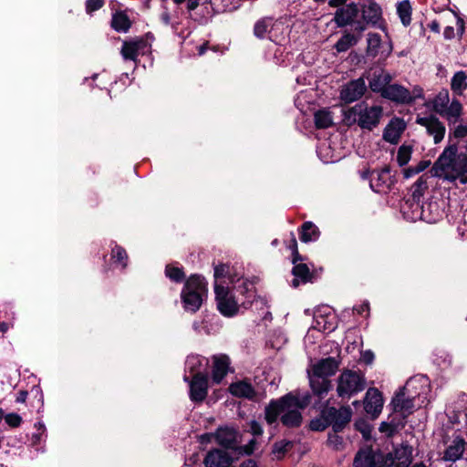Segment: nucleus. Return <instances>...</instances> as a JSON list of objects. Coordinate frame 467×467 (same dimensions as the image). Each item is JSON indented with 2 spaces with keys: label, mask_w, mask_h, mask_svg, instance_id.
Segmentation results:
<instances>
[{
  "label": "nucleus",
  "mask_w": 467,
  "mask_h": 467,
  "mask_svg": "<svg viewBox=\"0 0 467 467\" xmlns=\"http://www.w3.org/2000/svg\"><path fill=\"white\" fill-rule=\"evenodd\" d=\"M308 403V396L300 399L294 393H288L269 402L265 410V419L268 424H273L281 416V421L285 426L297 427L302 421L300 410L306 408Z\"/></svg>",
  "instance_id": "obj_1"
},
{
  "label": "nucleus",
  "mask_w": 467,
  "mask_h": 467,
  "mask_svg": "<svg viewBox=\"0 0 467 467\" xmlns=\"http://www.w3.org/2000/svg\"><path fill=\"white\" fill-rule=\"evenodd\" d=\"M434 175L450 182L467 183V154L460 151L456 144L444 148L432 169Z\"/></svg>",
  "instance_id": "obj_2"
},
{
  "label": "nucleus",
  "mask_w": 467,
  "mask_h": 467,
  "mask_svg": "<svg viewBox=\"0 0 467 467\" xmlns=\"http://www.w3.org/2000/svg\"><path fill=\"white\" fill-rule=\"evenodd\" d=\"M430 104L433 111L447 121L450 136L455 139L467 137V123H462L463 105L455 98L451 99L447 89L440 91Z\"/></svg>",
  "instance_id": "obj_3"
},
{
  "label": "nucleus",
  "mask_w": 467,
  "mask_h": 467,
  "mask_svg": "<svg viewBox=\"0 0 467 467\" xmlns=\"http://www.w3.org/2000/svg\"><path fill=\"white\" fill-rule=\"evenodd\" d=\"M383 114L381 106H368L362 102L355 105L346 112V119L348 121L358 123L361 129L371 130L379 123Z\"/></svg>",
  "instance_id": "obj_4"
},
{
  "label": "nucleus",
  "mask_w": 467,
  "mask_h": 467,
  "mask_svg": "<svg viewBox=\"0 0 467 467\" xmlns=\"http://www.w3.org/2000/svg\"><path fill=\"white\" fill-rule=\"evenodd\" d=\"M207 287L203 277L193 275L185 283L182 292V300L184 308L191 312H196L206 296Z\"/></svg>",
  "instance_id": "obj_5"
},
{
  "label": "nucleus",
  "mask_w": 467,
  "mask_h": 467,
  "mask_svg": "<svg viewBox=\"0 0 467 467\" xmlns=\"http://www.w3.org/2000/svg\"><path fill=\"white\" fill-rule=\"evenodd\" d=\"M364 376L358 371L344 370L337 379V392L342 399H349L365 389Z\"/></svg>",
  "instance_id": "obj_6"
},
{
  "label": "nucleus",
  "mask_w": 467,
  "mask_h": 467,
  "mask_svg": "<svg viewBox=\"0 0 467 467\" xmlns=\"http://www.w3.org/2000/svg\"><path fill=\"white\" fill-rule=\"evenodd\" d=\"M217 308L224 317H233L237 314L239 305L228 287L222 284L214 285Z\"/></svg>",
  "instance_id": "obj_7"
},
{
  "label": "nucleus",
  "mask_w": 467,
  "mask_h": 467,
  "mask_svg": "<svg viewBox=\"0 0 467 467\" xmlns=\"http://www.w3.org/2000/svg\"><path fill=\"white\" fill-rule=\"evenodd\" d=\"M225 277L229 279V283L234 285V288L240 291V293L250 292L253 287V284L247 279H244L236 274H231L228 265H216L214 267L215 285H223L225 282L221 281V279Z\"/></svg>",
  "instance_id": "obj_8"
},
{
  "label": "nucleus",
  "mask_w": 467,
  "mask_h": 467,
  "mask_svg": "<svg viewBox=\"0 0 467 467\" xmlns=\"http://www.w3.org/2000/svg\"><path fill=\"white\" fill-rule=\"evenodd\" d=\"M391 460L385 459L384 454L367 448L357 453L353 465L354 467H391Z\"/></svg>",
  "instance_id": "obj_9"
},
{
  "label": "nucleus",
  "mask_w": 467,
  "mask_h": 467,
  "mask_svg": "<svg viewBox=\"0 0 467 467\" xmlns=\"http://www.w3.org/2000/svg\"><path fill=\"white\" fill-rule=\"evenodd\" d=\"M416 123L425 128L428 135L433 138L435 144L440 143L444 139L446 132L445 125L436 116L418 117Z\"/></svg>",
  "instance_id": "obj_10"
},
{
  "label": "nucleus",
  "mask_w": 467,
  "mask_h": 467,
  "mask_svg": "<svg viewBox=\"0 0 467 467\" xmlns=\"http://www.w3.org/2000/svg\"><path fill=\"white\" fill-rule=\"evenodd\" d=\"M394 178L390 174V170L385 167L379 171H373L369 177V186L375 192L386 193L394 184Z\"/></svg>",
  "instance_id": "obj_11"
},
{
  "label": "nucleus",
  "mask_w": 467,
  "mask_h": 467,
  "mask_svg": "<svg viewBox=\"0 0 467 467\" xmlns=\"http://www.w3.org/2000/svg\"><path fill=\"white\" fill-rule=\"evenodd\" d=\"M150 46L146 39L137 38L130 41H124L120 54L125 60L137 61L139 56L150 51Z\"/></svg>",
  "instance_id": "obj_12"
},
{
  "label": "nucleus",
  "mask_w": 467,
  "mask_h": 467,
  "mask_svg": "<svg viewBox=\"0 0 467 467\" xmlns=\"http://www.w3.org/2000/svg\"><path fill=\"white\" fill-rule=\"evenodd\" d=\"M190 382V398L192 401L201 402L208 393V377L203 373L192 376Z\"/></svg>",
  "instance_id": "obj_13"
},
{
  "label": "nucleus",
  "mask_w": 467,
  "mask_h": 467,
  "mask_svg": "<svg viewBox=\"0 0 467 467\" xmlns=\"http://www.w3.org/2000/svg\"><path fill=\"white\" fill-rule=\"evenodd\" d=\"M366 90L367 86L365 80L359 78L350 81L342 88L340 99L346 103H351L360 99Z\"/></svg>",
  "instance_id": "obj_14"
},
{
  "label": "nucleus",
  "mask_w": 467,
  "mask_h": 467,
  "mask_svg": "<svg viewBox=\"0 0 467 467\" xmlns=\"http://www.w3.org/2000/svg\"><path fill=\"white\" fill-rule=\"evenodd\" d=\"M327 414L335 432L341 431L344 427L350 421L352 415L351 410L346 407H342L338 410L335 408H329L327 410Z\"/></svg>",
  "instance_id": "obj_15"
},
{
  "label": "nucleus",
  "mask_w": 467,
  "mask_h": 467,
  "mask_svg": "<svg viewBox=\"0 0 467 467\" xmlns=\"http://www.w3.org/2000/svg\"><path fill=\"white\" fill-rule=\"evenodd\" d=\"M358 13L359 8L358 5L351 3L337 9L334 16V21L339 27L352 25Z\"/></svg>",
  "instance_id": "obj_16"
},
{
  "label": "nucleus",
  "mask_w": 467,
  "mask_h": 467,
  "mask_svg": "<svg viewBox=\"0 0 467 467\" xmlns=\"http://www.w3.org/2000/svg\"><path fill=\"white\" fill-rule=\"evenodd\" d=\"M230 368V358L224 354L213 357L212 379L215 384H220L227 375Z\"/></svg>",
  "instance_id": "obj_17"
},
{
  "label": "nucleus",
  "mask_w": 467,
  "mask_h": 467,
  "mask_svg": "<svg viewBox=\"0 0 467 467\" xmlns=\"http://www.w3.org/2000/svg\"><path fill=\"white\" fill-rule=\"evenodd\" d=\"M430 386L428 379L423 376L410 378L403 387L404 393L420 399L421 395H426L429 392Z\"/></svg>",
  "instance_id": "obj_18"
},
{
  "label": "nucleus",
  "mask_w": 467,
  "mask_h": 467,
  "mask_svg": "<svg viewBox=\"0 0 467 467\" xmlns=\"http://www.w3.org/2000/svg\"><path fill=\"white\" fill-rule=\"evenodd\" d=\"M385 459L391 460V467H409L412 462V448L409 445H401L396 448L393 453L385 455Z\"/></svg>",
  "instance_id": "obj_19"
},
{
  "label": "nucleus",
  "mask_w": 467,
  "mask_h": 467,
  "mask_svg": "<svg viewBox=\"0 0 467 467\" xmlns=\"http://www.w3.org/2000/svg\"><path fill=\"white\" fill-rule=\"evenodd\" d=\"M383 407V399L381 393L374 388L368 389L364 400V409L368 414L377 417Z\"/></svg>",
  "instance_id": "obj_20"
},
{
  "label": "nucleus",
  "mask_w": 467,
  "mask_h": 467,
  "mask_svg": "<svg viewBox=\"0 0 467 467\" xmlns=\"http://www.w3.org/2000/svg\"><path fill=\"white\" fill-rule=\"evenodd\" d=\"M406 129V123L402 119L393 118L383 132V139L392 144H397L401 134Z\"/></svg>",
  "instance_id": "obj_21"
},
{
  "label": "nucleus",
  "mask_w": 467,
  "mask_h": 467,
  "mask_svg": "<svg viewBox=\"0 0 467 467\" xmlns=\"http://www.w3.org/2000/svg\"><path fill=\"white\" fill-rule=\"evenodd\" d=\"M397 104H410L409 89L400 84H389L381 96Z\"/></svg>",
  "instance_id": "obj_22"
},
{
  "label": "nucleus",
  "mask_w": 467,
  "mask_h": 467,
  "mask_svg": "<svg viewBox=\"0 0 467 467\" xmlns=\"http://www.w3.org/2000/svg\"><path fill=\"white\" fill-rule=\"evenodd\" d=\"M415 397L409 396L400 389L393 398L391 404L394 410L402 413L404 416L410 414L414 408Z\"/></svg>",
  "instance_id": "obj_23"
},
{
  "label": "nucleus",
  "mask_w": 467,
  "mask_h": 467,
  "mask_svg": "<svg viewBox=\"0 0 467 467\" xmlns=\"http://www.w3.org/2000/svg\"><path fill=\"white\" fill-rule=\"evenodd\" d=\"M337 369V362L334 358H327L312 365L310 373L316 376L327 378L335 374Z\"/></svg>",
  "instance_id": "obj_24"
},
{
  "label": "nucleus",
  "mask_w": 467,
  "mask_h": 467,
  "mask_svg": "<svg viewBox=\"0 0 467 467\" xmlns=\"http://www.w3.org/2000/svg\"><path fill=\"white\" fill-rule=\"evenodd\" d=\"M215 438L223 447L233 449L237 443L238 431L234 428L222 427L217 430Z\"/></svg>",
  "instance_id": "obj_25"
},
{
  "label": "nucleus",
  "mask_w": 467,
  "mask_h": 467,
  "mask_svg": "<svg viewBox=\"0 0 467 467\" xmlns=\"http://www.w3.org/2000/svg\"><path fill=\"white\" fill-rule=\"evenodd\" d=\"M232 462L230 455L222 450H214L206 455L204 464L206 467H229Z\"/></svg>",
  "instance_id": "obj_26"
},
{
  "label": "nucleus",
  "mask_w": 467,
  "mask_h": 467,
  "mask_svg": "<svg viewBox=\"0 0 467 467\" xmlns=\"http://www.w3.org/2000/svg\"><path fill=\"white\" fill-rule=\"evenodd\" d=\"M392 80V76L385 71L379 70L373 73L371 79L369 80V87L372 91L380 93L382 96L384 90L389 86Z\"/></svg>",
  "instance_id": "obj_27"
},
{
  "label": "nucleus",
  "mask_w": 467,
  "mask_h": 467,
  "mask_svg": "<svg viewBox=\"0 0 467 467\" xmlns=\"http://www.w3.org/2000/svg\"><path fill=\"white\" fill-rule=\"evenodd\" d=\"M465 441L461 437H456L451 443L445 449L442 459L447 462H456L462 458L465 451Z\"/></svg>",
  "instance_id": "obj_28"
},
{
  "label": "nucleus",
  "mask_w": 467,
  "mask_h": 467,
  "mask_svg": "<svg viewBox=\"0 0 467 467\" xmlns=\"http://www.w3.org/2000/svg\"><path fill=\"white\" fill-rule=\"evenodd\" d=\"M229 391L233 396L254 400L256 397L254 388L246 380H239L229 386Z\"/></svg>",
  "instance_id": "obj_29"
},
{
  "label": "nucleus",
  "mask_w": 467,
  "mask_h": 467,
  "mask_svg": "<svg viewBox=\"0 0 467 467\" xmlns=\"http://www.w3.org/2000/svg\"><path fill=\"white\" fill-rule=\"evenodd\" d=\"M310 387L319 398H323L331 389V381L327 378L316 376L307 370Z\"/></svg>",
  "instance_id": "obj_30"
},
{
  "label": "nucleus",
  "mask_w": 467,
  "mask_h": 467,
  "mask_svg": "<svg viewBox=\"0 0 467 467\" xmlns=\"http://www.w3.org/2000/svg\"><path fill=\"white\" fill-rule=\"evenodd\" d=\"M281 26V23L274 22L271 18H264L254 25V32L259 38H264L268 34V37L272 39L273 30L279 29Z\"/></svg>",
  "instance_id": "obj_31"
},
{
  "label": "nucleus",
  "mask_w": 467,
  "mask_h": 467,
  "mask_svg": "<svg viewBox=\"0 0 467 467\" xmlns=\"http://www.w3.org/2000/svg\"><path fill=\"white\" fill-rule=\"evenodd\" d=\"M361 12L363 20L368 24L377 25L381 19V8L375 2L364 5Z\"/></svg>",
  "instance_id": "obj_32"
},
{
  "label": "nucleus",
  "mask_w": 467,
  "mask_h": 467,
  "mask_svg": "<svg viewBox=\"0 0 467 467\" xmlns=\"http://www.w3.org/2000/svg\"><path fill=\"white\" fill-rule=\"evenodd\" d=\"M207 365L208 359L196 354L188 356L185 361V368L192 374V376L197 373H202V369L205 368Z\"/></svg>",
  "instance_id": "obj_33"
},
{
  "label": "nucleus",
  "mask_w": 467,
  "mask_h": 467,
  "mask_svg": "<svg viewBox=\"0 0 467 467\" xmlns=\"http://www.w3.org/2000/svg\"><path fill=\"white\" fill-rule=\"evenodd\" d=\"M111 26L117 32L126 33L131 26V22L125 12L119 11L113 14Z\"/></svg>",
  "instance_id": "obj_34"
},
{
  "label": "nucleus",
  "mask_w": 467,
  "mask_h": 467,
  "mask_svg": "<svg viewBox=\"0 0 467 467\" xmlns=\"http://www.w3.org/2000/svg\"><path fill=\"white\" fill-rule=\"evenodd\" d=\"M320 232L312 222H306L301 226L300 240L304 243L315 242L318 239Z\"/></svg>",
  "instance_id": "obj_35"
},
{
  "label": "nucleus",
  "mask_w": 467,
  "mask_h": 467,
  "mask_svg": "<svg viewBox=\"0 0 467 467\" xmlns=\"http://www.w3.org/2000/svg\"><path fill=\"white\" fill-rule=\"evenodd\" d=\"M467 76L463 71L456 72L451 80V89L455 96H462L467 89Z\"/></svg>",
  "instance_id": "obj_36"
},
{
  "label": "nucleus",
  "mask_w": 467,
  "mask_h": 467,
  "mask_svg": "<svg viewBox=\"0 0 467 467\" xmlns=\"http://www.w3.org/2000/svg\"><path fill=\"white\" fill-rule=\"evenodd\" d=\"M315 124L318 129H327L333 124L331 112L327 109H320L315 113Z\"/></svg>",
  "instance_id": "obj_37"
},
{
  "label": "nucleus",
  "mask_w": 467,
  "mask_h": 467,
  "mask_svg": "<svg viewBox=\"0 0 467 467\" xmlns=\"http://www.w3.org/2000/svg\"><path fill=\"white\" fill-rule=\"evenodd\" d=\"M359 37L355 36L353 34H344L335 45V48L337 52H345L351 47L355 46L358 42Z\"/></svg>",
  "instance_id": "obj_38"
},
{
  "label": "nucleus",
  "mask_w": 467,
  "mask_h": 467,
  "mask_svg": "<svg viewBox=\"0 0 467 467\" xmlns=\"http://www.w3.org/2000/svg\"><path fill=\"white\" fill-rule=\"evenodd\" d=\"M293 275L296 278L292 281V285L296 287L299 285L298 278H300L304 283L308 281L309 268L306 264H297L293 267Z\"/></svg>",
  "instance_id": "obj_39"
},
{
  "label": "nucleus",
  "mask_w": 467,
  "mask_h": 467,
  "mask_svg": "<svg viewBox=\"0 0 467 467\" xmlns=\"http://www.w3.org/2000/svg\"><path fill=\"white\" fill-rule=\"evenodd\" d=\"M429 178L430 177L427 174H423L412 185L411 191L414 200L420 201V199L423 196L425 191L428 189Z\"/></svg>",
  "instance_id": "obj_40"
},
{
  "label": "nucleus",
  "mask_w": 467,
  "mask_h": 467,
  "mask_svg": "<svg viewBox=\"0 0 467 467\" xmlns=\"http://www.w3.org/2000/svg\"><path fill=\"white\" fill-rule=\"evenodd\" d=\"M397 13L403 26H407L411 21V6L409 1H402L397 5Z\"/></svg>",
  "instance_id": "obj_41"
},
{
  "label": "nucleus",
  "mask_w": 467,
  "mask_h": 467,
  "mask_svg": "<svg viewBox=\"0 0 467 467\" xmlns=\"http://www.w3.org/2000/svg\"><path fill=\"white\" fill-rule=\"evenodd\" d=\"M381 43V38L379 34L369 33L368 35V53L376 56Z\"/></svg>",
  "instance_id": "obj_42"
},
{
  "label": "nucleus",
  "mask_w": 467,
  "mask_h": 467,
  "mask_svg": "<svg viewBox=\"0 0 467 467\" xmlns=\"http://www.w3.org/2000/svg\"><path fill=\"white\" fill-rule=\"evenodd\" d=\"M412 149L410 146L402 145L400 147L397 153V161L400 166L406 165L411 157Z\"/></svg>",
  "instance_id": "obj_43"
},
{
  "label": "nucleus",
  "mask_w": 467,
  "mask_h": 467,
  "mask_svg": "<svg viewBox=\"0 0 467 467\" xmlns=\"http://www.w3.org/2000/svg\"><path fill=\"white\" fill-rule=\"evenodd\" d=\"M165 275L171 280L177 283L182 282L184 278V273L182 268L175 267L170 265L166 266Z\"/></svg>",
  "instance_id": "obj_44"
},
{
  "label": "nucleus",
  "mask_w": 467,
  "mask_h": 467,
  "mask_svg": "<svg viewBox=\"0 0 467 467\" xmlns=\"http://www.w3.org/2000/svg\"><path fill=\"white\" fill-rule=\"evenodd\" d=\"M111 257L112 259H114L115 262L119 263L122 265V267L126 266L128 255L123 248L119 246H115L112 249Z\"/></svg>",
  "instance_id": "obj_45"
},
{
  "label": "nucleus",
  "mask_w": 467,
  "mask_h": 467,
  "mask_svg": "<svg viewBox=\"0 0 467 467\" xmlns=\"http://www.w3.org/2000/svg\"><path fill=\"white\" fill-rule=\"evenodd\" d=\"M327 442L334 450L339 451L343 449L344 441L343 438L335 432L328 436Z\"/></svg>",
  "instance_id": "obj_46"
},
{
  "label": "nucleus",
  "mask_w": 467,
  "mask_h": 467,
  "mask_svg": "<svg viewBox=\"0 0 467 467\" xmlns=\"http://www.w3.org/2000/svg\"><path fill=\"white\" fill-rule=\"evenodd\" d=\"M105 5V0H87L85 3L86 12L91 15Z\"/></svg>",
  "instance_id": "obj_47"
},
{
  "label": "nucleus",
  "mask_w": 467,
  "mask_h": 467,
  "mask_svg": "<svg viewBox=\"0 0 467 467\" xmlns=\"http://www.w3.org/2000/svg\"><path fill=\"white\" fill-rule=\"evenodd\" d=\"M257 441L255 439H252L247 444L239 448V452L246 455H251L256 450Z\"/></svg>",
  "instance_id": "obj_48"
},
{
  "label": "nucleus",
  "mask_w": 467,
  "mask_h": 467,
  "mask_svg": "<svg viewBox=\"0 0 467 467\" xmlns=\"http://www.w3.org/2000/svg\"><path fill=\"white\" fill-rule=\"evenodd\" d=\"M5 422L11 427H18L22 422V418L16 413H9L5 417Z\"/></svg>",
  "instance_id": "obj_49"
},
{
  "label": "nucleus",
  "mask_w": 467,
  "mask_h": 467,
  "mask_svg": "<svg viewBox=\"0 0 467 467\" xmlns=\"http://www.w3.org/2000/svg\"><path fill=\"white\" fill-rule=\"evenodd\" d=\"M409 94L410 97V104H411L415 99L423 98V89L420 86H415L411 90H409Z\"/></svg>",
  "instance_id": "obj_50"
},
{
  "label": "nucleus",
  "mask_w": 467,
  "mask_h": 467,
  "mask_svg": "<svg viewBox=\"0 0 467 467\" xmlns=\"http://www.w3.org/2000/svg\"><path fill=\"white\" fill-rule=\"evenodd\" d=\"M250 432L254 436H260L263 433V429L261 425L256 420H252L249 424Z\"/></svg>",
  "instance_id": "obj_51"
},
{
  "label": "nucleus",
  "mask_w": 467,
  "mask_h": 467,
  "mask_svg": "<svg viewBox=\"0 0 467 467\" xmlns=\"http://www.w3.org/2000/svg\"><path fill=\"white\" fill-rule=\"evenodd\" d=\"M290 445L289 442H280L275 443L274 448V452L278 454H284L287 451V447Z\"/></svg>",
  "instance_id": "obj_52"
},
{
  "label": "nucleus",
  "mask_w": 467,
  "mask_h": 467,
  "mask_svg": "<svg viewBox=\"0 0 467 467\" xmlns=\"http://www.w3.org/2000/svg\"><path fill=\"white\" fill-rule=\"evenodd\" d=\"M355 312H357L358 315H363L365 313H368L369 306L368 302L362 303L358 306H355L353 309Z\"/></svg>",
  "instance_id": "obj_53"
},
{
  "label": "nucleus",
  "mask_w": 467,
  "mask_h": 467,
  "mask_svg": "<svg viewBox=\"0 0 467 467\" xmlns=\"http://www.w3.org/2000/svg\"><path fill=\"white\" fill-rule=\"evenodd\" d=\"M367 24L364 20L363 21H354L353 25H354V29L356 32H358L359 34H361L362 32H364L366 29H367Z\"/></svg>",
  "instance_id": "obj_54"
},
{
  "label": "nucleus",
  "mask_w": 467,
  "mask_h": 467,
  "mask_svg": "<svg viewBox=\"0 0 467 467\" xmlns=\"http://www.w3.org/2000/svg\"><path fill=\"white\" fill-rule=\"evenodd\" d=\"M290 248L293 250L294 252V258H293V263L296 264V262L297 260H299V254H298V252H297V244H296V240L295 238V236L292 234V245L290 246Z\"/></svg>",
  "instance_id": "obj_55"
},
{
  "label": "nucleus",
  "mask_w": 467,
  "mask_h": 467,
  "mask_svg": "<svg viewBox=\"0 0 467 467\" xmlns=\"http://www.w3.org/2000/svg\"><path fill=\"white\" fill-rule=\"evenodd\" d=\"M310 428L313 431H323L326 428V425L321 420H317L311 421Z\"/></svg>",
  "instance_id": "obj_56"
},
{
  "label": "nucleus",
  "mask_w": 467,
  "mask_h": 467,
  "mask_svg": "<svg viewBox=\"0 0 467 467\" xmlns=\"http://www.w3.org/2000/svg\"><path fill=\"white\" fill-rule=\"evenodd\" d=\"M431 164L430 161H420L415 167L416 172L420 173L426 170Z\"/></svg>",
  "instance_id": "obj_57"
},
{
  "label": "nucleus",
  "mask_w": 467,
  "mask_h": 467,
  "mask_svg": "<svg viewBox=\"0 0 467 467\" xmlns=\"http://www.w3.org/2000/svg\"><path fill=\"white\" fill-rule=\"evenodd\" d=\"M416 174H418V172H416L415 167H409L403 171V175L406 179H409Z\"/></svg>",
  "instance_id": "obj_58"
},
{
  "label": "nucleus",
  "mask_w": 467,
  "mask_h": 467,
  "mask_svg": "<svg viewBox=\"0 0 467 467\" xmlns=\"http://www.w3.org/2000/svg\"><path fill=\"white\" fill-rule=\"evenodd\" d=\"M443 36L446 39H451L454 36V28L452 26H446Z\"/></svg>",
  "instance_id": "obj_59"
},
{
  "label": "nucleus",
  "mask_w": 467,
  "mask_h": 467,
  "mask_svg": "<svg viewBox=\"0 0 467 467\" xmlns=\"http://www.w3.org/2000/svg\"><path fill=\"white\" fill-rule=\"evenodd\" d=\"M347 0H329L328 4L332 7H337L340 8L346 5Z\"/></svg>",
  "instance_id": "obj_60"
},
{
  "label": "nucleus",
  "mask_w": 467,
  "mask_h": 467,
  "mask_svg": "<svg viewBox=\"0 0 467 467\" xmlns=\"http://www.w3.org/2000/svg\"><path fill=\"white\" fill-rule=\"evenodd\" d=\"M240 467H258V466H257V463H256V462L254 460L248 459V460L244 461L241 463Z\"/></svg>",
  "instance_id": "obj_61"
},
{
  "label": "nucleus",
  "mask_w": 467,
  "mask_h": 467,
  "mask_svg": "<svg viewBox=\"0 0 467 467\" xmlns=\"http://www.w3.org/2000/svg\"><path fill=\"white\" fill-rule=\"evenodd\" d=\"M26 397H27V392L26 391H21L17 398H16V402H19V403H23L26 401Z\"/></svg>",
  "instance_id": "obj_62"
},
{
  "label": "nucleus",
  "mask_w": 467,
  "mask_h": 467,
  "mask_svg": "<svg viewBox=\"0 0 467 467\" xmlns=\"http://www.w3.org/2000/svg\"><path fill=\"white\" fill-rule=\"evenodd\" d=\"M430 27L434 32L438 33L440 31V25L436 21L431 22V24L430 25Z\"/></svg>",
  "instance_id": "obj_63"
},
{
  "label": "nucleus",
  "mask_w": 467,
  "mask_h": 467,
  "mask_svg": "<svg viewBox=\"0 0 467 467\" xmlns=\"http://www.w3.org/2000/svg\"><path fill=\"white\" fill-rule=\"evenodd\" d=\"M362 179L366 180L370 177V173L368 171H364L361 172Z\"/></svg>",
  "instance_id": "obj_64"
}]
</instances>
